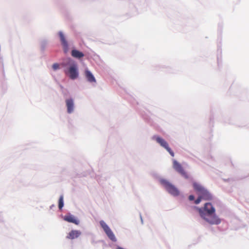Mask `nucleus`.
<instances>
[{
  "mask_svg": "<svg viewBox=\"0 0 249 249\" xmlns=\"http://www.w3.org/2000/svg\"><path fill=\"white\" fill-rule=\"evenodd\" d=\"M63 66L69 65V67L64 71L65 73L68 75L71 79H76L79 75L78 67L76 62L71 58H68L67 62L62 64Z\"/></svg>",
  "mask_w": 249,
  "mask_h": 249,
  "instance_id": "f257e3e1",
  "label": "nucleus"
},
{
  "mask_svg": "<svg viewBox=\"0 0 249 249\" xmlns=\"http://www.w3.org/2000/svg\"><path fill=\"white\" fill-rule=\"evenodd\" d=\"M193 187L198 195V198L195 201V204H199L201 200H210L212 199V195L200 184L194 182Z\"/></svg>",
  "mask_w": 249,
  "mask_h": 249,
  "instance_id": "f03ea898",
  "label": "nucleus"
},
{
  "mask_svg": "<svg viewBox=\"0 0 249 249\" xmlns=\"http://www.w3.org/2000/svg\"><path fill=\"white\" fill-rule=\"evenodd\" d=\"M198 212L201 217L210 224L217 225L220 223L221 220L216 215H213L211 216L210 218H207L206 214L203 212L202 209H198Z\"/></svg>",
  "mask_w": 249,
  "mask_h": 249,
  "instance_id": "7ed1b4c3",
  "label": "nucleus"
},
{
  "mask_svg": "<svg viewBox=\"0 0 249 249\" xmlns=\"http://www.w3.org/2000/svg\"><path fill=\"white\" fill-rule=\"evenodd\" d=\"M160 182L166 190L171 195L175 196L179 195V191L178 189L167 180L162 179L160 180Z\"/></svg>",
  "mask_w": 249,
  "mask_h": 249,
  "instance_id": "20e7f679",
  "label": "nucleus"
},
{
  "mask_svg": "<svg viewBox=\"0 0 249 249\" xmlns=\"http://www.w3.org/2000/svg\"><path fill=\"white\" fill-rule=\"evenodd\" d=\"M173 167L177 172L180 174L184 178H189V176L187 173L184 170L181 164L176 160H173Z\"/></svg>",
  "mask_w": 249,
  "mask_h": 249,
  "instance_id": "39448f33",
  "label": "nucleus"
},
{
  "mask_svg": "<svg viewBox=\"0 0 249 249\" xmlns=\"http://www.w3.org/2000/svg\"><path fill=\"white\" fill-rule=\"evenodd\" d=\"M100 224L108 238L112 241H116V239L114 233L107 224L104 221H101Z\"/></svg>",
  "mask_w": 249,
  "mask_h": 249,
  "instance_id": "423d86ee",
  "label": "nucleus"
},
{
  "mask_svg": "<svg viewBox=\"0 0 249 249\" xmlns=\"http://www.w3.org/2000/svg\"><path fill=\"white\" fill-rule=\"evenodd\" d=\"M155 139L157 142L159 143L161 146L164 148L169 153L172 157L174 156V153L173 151L169 147V145L166 141L160 137H156Z\"/></svg>",
  "mask_w": 249,
  "mask_h": 249,
  "instance_id": "0eeeda50",
  "label": "nucleus"
},
{
  "mask_svg": "<svg viewBox=\"0 0 249 249\" xmlns=\"http://www.w3.org/2000/svg\"><path fill=\"white\" fill-rule=\"evenodd\" d=\"M59 35L60 38V41L62 45L65 53H67L69 51V45L65 38L64 35L62 32H59Z\"/></svg>",
  "mask_w": 249,
  "mask_h": 249,
  "instance_id": "6e6552de",
  "label": "nucleus"
},
{
  "mask_svg": "<svg viewBox=\"0 0 249 249\" xmlns=\"http://www.w3.org/2000/svg\"><path fill=\"white\" fill-rule=\"evenodd\" d=\"M203 211H205L208 216H211L215 212V209L210 203H206L205 204Z\"/></svg>",
  "mask_w": 249,
  "mask_h": 249,
  "instance_id": "1a4fd4ad",
  "label": "nucleus"
},
{
  "mask_svg": "<svg viewBox=\"0 0 249 249\" xmlns=\"http://www.w3.org/2000/svg\"><path fill=\"white\" fill-rule=\"evenodd\" d=\"M66 104L67 108V112L71 113L74 109V103L72 99H69L66 100Z\"/></svg>",
  "mask_w": 249,
  "mask_h": 249,
  "instance_id": "9d476101",
  "label": "nucleus"
},
{
  "mask_svg": "<svg viewBox=\"0 0 249 249\" xmlns=\"http://www.w3.org/2000/svg\"><path fill=\"white\" fill-rule=\"evenodd\" d=\"M81 234V232L79 231L76 230H72L70 231L68 235L67 236V238L70 239H73L78 237Z\"/></svg>",
  "mask_w": 249,
  "mask_h": 249,
  "instance_id": "9b49d317",
  "label": "nucleus"
},
{
  "mask_svg": "<svg viewBox=\"0 0 249 249\" xmlns=\"http://www.w3.org/2000/svg\"><path fill=\"white\" fill-rule=\"evenodd\" d=\"M85 74V76L89 82L90 83L96 82V79L95 77L88 70H86Z\"/></svg>",
  "mask_w": 249,
  "mask_h": 249,
  "instance_id": "f8f14e48",
  "label": "nucleus"
},
{
  "mask_svg": "<svg viewBox=\"0 0 249 249\" xmlns=\"http://www.w3.org/2000/svg\"><path fill=\"white\" fill-rule=\"evenodd\" d=\"M64 219L69 222L74 223L75 224H78V221L75 218L74 216L71 214L65 215Z\"/></svg>",
  "mask_w": 249,
  "mask_h": 249,
  "instance_id": "ddd939ff",
  "label": "nucleus"
},
{
  "mask_svg": "<svg viewBox=\"0 0 249 249\" xmlns=\"http://www.w3.org/2000/svg\"><path fill=\"white\" fill-rule=\"evenodd\" d=\"M71 54L72 57L78 59H80L84 56V54L82 52L75 49L71 51Z\"/></svg>",
  "mask_w": 249,
  "mask_h": 249,
  "instance_id": "4468645a",
  "label": "nucleus"
},
{
  "mask_svg": "<svg viewBox=\"0 0 249 249\" xmlns=\"http://www.w3.org/2000/svg\"><path fill=\"white\" fill-rule=\"evenodd\" d=\"M64 205L63 202V196H61L59 197L58 201V207L59 209H61Z\"/></svg>",
  "mask_w": 249,
  "mask_h": 249,
  "instance_id": "2eb2a0df",
  "label": "nucleus"
},
{
  "mask_svg": "<svg viewBox=\"0 0 249 249\" xmlns=\"http://www.w3.org/2000/svg\"><path fill=\"white\" fill-rule=\"evenodd\" d=\"M53 69L54 70H56L57 69H59V65L57 63H54L53 65Z\"/></svg>",
  "mask_w": 249,
  "mask_h": 249,
  "instance_id": "dca6fc26",
  "label": "nucleus"
},
{
  "mask_svg": "<svg viewBox=\"0 0 249 249\" xmlns=\"http://www.w3.org/2000/svg\"><path fill=\"white\" fill-rule=\"evenodd\" d=\"M194 199H195V197H194V196H193V195H190V196H189V199L190 201H192V200H194Z\"/></svg>",
  "mask_w": 249,
  "mask_h": 249,
  "instance_id": "f3484780",
  "label": "nucleus"
}]
</instances>
